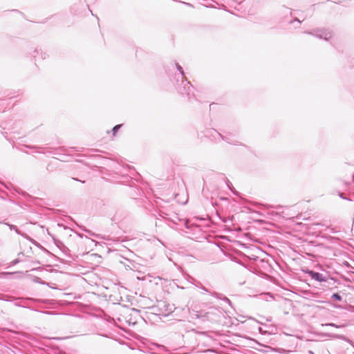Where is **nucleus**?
Here are the masks:
<instances>
[{
	"label": "nucleus",
	"instance_id": "nucleus-11",
	"mask_svg": "<svg viewBox=\"0 0 354 354\" xmlns=\"http://www.w3.org/2000/svg\"><path fill=\"white\" fill-rule=\"evenodd\" d=\"M226 184H227V185L228 188H229L232 192H233L234 194H236V193H235V192H234V190H233V186H232V185L231 182H230L229 180H227V181H226Z\"/></svg>",
	"mask_w": 354,
	"mask_h": 354
},
{
	"label": "nucleus",
	"instance_id": "nucleus-10",
	"mask_svg": "<svg viewBox=\"0 0 354 354\" xmlns=\"http://www.w3.org/2000/svg\"><path fill=\"white\" fill-rule=\"evenodd\" d=\"M122 126V124H117L113 128L112 131L113 135L116 133V132L121 128Z\"/></svg>",
	"mask_w": 354,
	"mask_h": 354
},
{
	"label": "nucleus",
	"instance_id": "nucleus-5",
	"mask_svg": "<svg viewBox=\"0 0 354 354\" xmlns=\"http://www.w3.org/2000/svg\"><path fill=\"white\" fill-rule=\"evenodd\" d=\"M198 287L201 289H202L203 291H205L206 292H209L213 297H214L216 298H218V299H222V300H223L224 301L227 302L229 304H231L230 300L227 297H226L225 296H223L221 294L218 293L216 292H211L207 288H206L205 286H203L202 284H200V286H198Z\"/></svg>",
	"mask_w": 354,
	"mask_h": 354
},
{
	"label": "nucleus",
	"instance_id": "nucleus-4",
	"mask_svg": "<svg viewBox=\"0 0 354 354\" xmlns=\"http://www.w3.org/2000/svg\"><path fill=\"white\" fill-rule=\"evenodd\" d=\"M307 274L309 277H311V279L318 281V282H324L327 281L326 276L324 275L322 273L315 272L314 270H308L307 271Z\"/></svg>",
	"mask_w": 354,
	"mask_h": 354
},
{
	"label": "nucleus",
	"instance_id": "nucleus-8",
	"mask_svg": "<svg viewBox=\"0 0 354 354\" xmlns=\"http://www.w3.org/2000/svg\"><path fill=\"white\" fill-rule=\"evenodd\" d=\"M25 147L28 148V149H42L41 147H37V146H35V145H24ZM36 152L37 153H42L41 151L39 150H37L36 151Z\"/></svg>",
	"mask_w": 354,
	"mask_h": 354
},
{
	"label": "nucleus",
	"instance_id": "nucleus-18",
	"mask_svg": "<svg viewBox=\"0 0 354 354\" xmlns=\"http://www.w3.org/2000/svg\"><path fill=\"white\" fill-rule=\"evenodd\" d=\"M294 20L298 21L299 23H301V21L297 18H295Z\"/></svg>",
	"mask_w": 354,
	"mask_h": 354
},
{
	"label": "nucleus",
	"instance_id": "nucleus-2",
	"mask_svg": "<svg viewBox=\"0 0 354 354\" xmlns=\"http://www.w3.org/2000/svg\"><path fill=\"white\" fill-rule=\"evenodd\" d=\"M182 82L184 84V86L179 88V93L183 95H186L188 100H190L192 97L194 96L193 93V86L187 78L183 80Z\"/></svg>",
	"mask_w": 354,
	"mask_h": 354
},
{
	"label": "nucleus",
	"instance_id": "nucleus-1",
	"mask_svg": "<svg viewBox=\"0 0 354 354\" xmlns=\"http://www.w3.org/2000/svg\"><path fill=\"white\" fill-rule=\"evenodd\" d=\"M223 134H221L214 129H207L205 133L206 137L210 138L212 140H218L221 139L226 142L232 145H238V141L235 140L233 137L235 136L234 133H231L227 131H223Z\"/></svg>",
	"mask_w": 354,
	"mask_h": 354
},
{
	"label": "nucleus",
	"instance_id": "nucleus-20",
	"mask_svg": "<svg viewBox=\"0 0 354 354\" xmlns=\"http://www.w3.org/2000/svg\"><path fill=\"white\" fill-rule=\"evenodd\" d=\"M354 223V218H353V224Z\"/></svg>",
	"mask_w": 354,
	"mask_h": 354
},
{
	"label": "nucleus",
	"instance_id": "nucleus-19",
	"mask_svg": "<svg viewBox=\"0 0 354 354\" xmlns=\"http://www.w3.org/2000/svg\"><path fill=\"white\" fill-rule=\"evenodd\" d=\"M352 180L354 181V173L352 174Z\"/></svg>",
	"mask_w": 354,
	"mask_h": 354
},
{
	"label": "nucleus",
	"instance_id": "nucleus-15",
	"mask_svg": "<svg viewBox=\"0 0 354 354\" xmlns=\"http://www.w3.org/2000/svg\"><path fill=\"white\" fill-rule=\"evenodd\" d=\"M18 262H19V260L18 259H15V261H13L12 263L13 264H17Z\"/></svg>",
	"mask_w": 354,
	"mask_h": 354
},
{
	"label": "nucleus",
	"instance_id": "nucleus-9",
	"mask_svg": "<svg viewBox=\"0 0 354 354\" xmlns=\"http://www.w3.org/2000/svg\"><path fill=\"white\" fill-rule=\"evenodd\" d=\"M331 298L333 299L334 300H336V301H341L342 300V297L338 293L333 294Z\"/></svg>",
	"mask_w": 354,
	"mask_h": 354
},
{
	"label": "nucleus",
	"instance_id": "nucleus-17",
	"mask_svg": "<svg viewBox=\"0 0 354 354\" xmlns=\"http://www.w3.org/2000/svg\"><path fill=\"white\" fill-rule=\"evenodd\" d=\"M328 325H329V326H336V325H335V324H333V323L329 324Z\"/></svg>",
	"mask_w": 354,
	"mask_h": 354
},
{
	"label": "nucleus",
	"instance_id": "nucleus-14",
	"mask_svg": "<svg viewBox=\"0 0 354 354\" xmlns=\"http://www.w3.org/2000/svg\"><path fill=\"white\" fill-rule=\"evenodd\" d=\"M259 333H261V334L266 333V332H264L261 327L259 328Z\"/></svg>",
	"mask_w": 354,
	"mask_h": 354
},
{
	"label": "nucleus",
	"instance_id": "nucleus-12",
	"mask_svg": "<svg viewBox=\"0 0 354 354\" xmlns=\"http://www.w3.org/2000/svg\"><path fill=\"white\" fill-rule=\"evenodd\" d=\"M338 195L339 196L340 198H343V199H346V200H348V201H351L352 199L350 198H347L346 196H344V194L340 192H338Z\"/></svg>",
	"mask_w": 354,
	"mask_h": 354
},
{
	"label": "nucleus",
	"instance_id": "nucleus-16",
	"mask_svg": "<svg viewBox=\"0 0 354 354\" xmlns=\"http://www.w3.org/2000/svg\"><path fill=\"white\" fill-rule=\"evenodd\" d=\"M72 179L74 180H76V181H80V182H82V183L84 182V181H81L80 180H79L77 178H73Z\"/></svg>",
	"mask_w": 354,
	"mask_h": 354
},
{
	"label": "nucleus",
	"instance_id": "nucleus-6",
	"mask_svg": "<svg viewBox=\"0 0 354 354\" xmlns=\"http://www.w3.org/2000/svg\"><path fill=\"white\" fill-rule=\"evenodd\" d=\"M39 54L41 55V59H46V53H43L41 51L40 52L38 49H35L33 51L32 56L36 59V57H37V55H39Z\"/></svg>",
	"mask_w": 354,
	"mask_h": 354
},
{
	"label": "nucleus",
	"instance_id": "nucleus-13",
	"mask_svg": "<svg viewBox=\"0 0 354 354\" xmlns=\"http://www.w3.org/2000/svg\"><path fill=\"white\" fill-rule=\"evenodd\" d=\"M10 226V229L11 230H14L17 233L19 234V230H18V227L16 226V225H9Z\"/></svg>",
	"mask_w": 354,
	"mask_h": 354
},
{
	"label": "nucleus",
	"instance_id": "nucleus-7",
	"mask_svg": "<svg viewBox=\"0 0 354 354\" xmlns=\"http://www.w3.org/2000/svg\"><path fill=\"white\" fill-rule=\"evenodd\" d=\"M176 66L177 70L180 72L183 80H185V78H186V77H185V73H184V71H183L182 66L180 65H179V64H178V63H176Z\"/></svg>",
	"mask_w": 354,
	"mask_h": 354
},
{
	"label": "nucleus",
	"instance_id": "nucleus-3",
	"mask_svg": "<svg viewBox=\"0 0 354 354\" xmlns=\"http://www.w3.org/2000/svg\"><path fill=\"white\" fill-rule=\"evenodd\" d=\"M315 33L309 32V34L315 35L319 39H324V40L328 41L329 39L332 37V32L328 30L325 29H317L314 31Z\"/></svg>",
	"mask_w": 354,
	"mask_h": 354
}]
</instances>
